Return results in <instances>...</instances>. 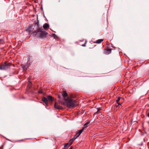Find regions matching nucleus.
Here are the masks:
<instances>
[{"mask_svg": "<svg viewBox=\"0 0 149 149\" xmlns=\"http://www.w3.org/2000/svg\"><path fill=\"white\" fill-rule=\"evenodd\" d=\"M74 140L75 139H74V138L73 137L72 139H71L69 141L68 143L69 144V146H70L72 144V143L74 141Z\"/></svg>", "mask_w": 149, "mask_h": 149, "instance_id": "obj_9", "label": "nucleus"}, {"mask_svg": "<svg viewBox=\"0 0 149 149\" xmlns=\"http://www.w3.org/2000/svg\"><path fill=\"white\" fill-rule=\"evenodd\" d=\"M105 51L106 54H109L111 52V49H107Z\"/></svg>", "mask_w": 149, "mask_h": 149, "instance_id": "obj_11", "label": "nucleus"}, {"mask_svg": "<svg viewBox=\"0 0 149 149\" xmlns=\"http://www.w3.org/2000/svg\"><path fill=\"white\" fill-rule=\"evenodd\" d=\"M102 109V108L101 107H99L97 109V113H98V112L100 110H101Z\"/></svg>", "mask_w": 149, "mask_h": 149, "instance_id": "obj_17", "label": "nucleus"}, {"mask_svg": "<svg viewBox=\"0 0 149 149\" xmlns=\"http://www.w3.org/2000/svg\"><path fill=\"white\" fill-rule=\"evenodd\" d=\"M29 85H31V83L30 82H29Z\"/></svg>", "mask_w": 149, "mask_h": 149, "instance_id": "obj_20", "label": "nucleus"}, {"mask_svg": "<svg viewBox=\"0 0 149 149\" xmlns=\"http://www.w3.org/2000/svg\"><path fill=\"white\" fill-rule=\"evenodd\" d=\"M103 39H100L97 40L96 42L97 43H101L103 41Z\"/></svg>", "mask_w": 149, "mask_h": 149, "instance_id": "obj_13", "label": "nucleus"}, {"mask_svg": "<svg viewBox=\"0 0 149 149\" xmlns=\"http://www.w3.org/2000/svg\"><path fill=\"white\" fill-rule=\"evenodd\" d=\"M148 116L149 117V113H148Z\"/></svg>", "mask_w": 149, "mask_h": 149, "instance_id": "obj_22", "label": "nucleus"}, {"mask_svg": "<svg viewBox=\"0 0 149 149\" xmlns=\"http://www.w3.org/2000/svg\"><path fill=\"white\" fill-rule=\"evenodd\" d=\"M12 64L9 63L5 62L0 66V69L1 70H5L8 68Z\"/></svg>", "mask_w": 149, "mask_h": 149, "instance_id": "obj_3", "label": "nucleus"}, {"mask_svg": "<svg viewBox=\"0 0 149 149\" xmlns=\"http://www.w3.org/2000/svg\"><path fill=\"white\" fill-rule=\"evenodd\" d=\"M63 97V100H59V102L61 104L66 106L69 107H73L74 106L75 101L72 98L71 95L68 96L67 93L66 91H63L62 93Z\"/></svg>", "mask_w": 149, "mask_h": 149, "instance_id": "obj_1", "label": "nucleus"}, {"mask_svg": "<svg viewBox=\"0 0 149 149\" xmlns=\"http://www.w3.org/2000/svg\"><path fill=\"white\" fill-rule=\"evenodd\" d=\"M90 123V122H88L85 124L84 125V127L82 128H84V130L88 127V125Z\"/></svg>", "mask_w": 149, "mask_h": 149, "instance_id": "obj_8", "label": "nucleus"}, {"mask_svg": "<svg viewBox=\"0 0 149 149\" xmlns=\"http://www.w3.org/2000/svg\"><path fill=\"white\" fill-rule=\"evenodd\" d=\"M47 101L50 102H52L53 100V98L50 95H48L47 97Z\"/></svg>", "mask_w": 149, "mask_h": 149, "instance_id": "obj_7", "label": "nucleus"}, {"mask_svg": "<svg viewBox=\"0 0 149 149\" xmlns=\"http://www.w3.org/2000/svg\"><path fill=\"white\" fill-rule=\"evenodd\" d=\"M79 135V134L77 133L74 136V139H75L76 138L78 137Z\"/></svg>", "mask_w": 149, "mask_h": 149, "instance_id": "obj_15", "label": "nucleus"}, {"mask_svg": "<svg viewBox=\"0 0 149 149\" xmlns=\"http://www.w3.org/2000/svg\"><path fill=\"white\" fill-rule=\"evenodd\" d=\"M120 97H118L117 100H116V102L118 104V105H116V106L117 107V106H119V105H120L122 103H119L118 102L119 101H120Z\"/></svg>", "mask_w": 149, "mask_h": 149, "instance_id": "obj_10", "label": "nucleus"}, {"mask_svg": "<svg viewBox=\"0 0 149 149\" xmlns=\"http://www.w3.org/2000/svg\"><path fill=\"white\" fill-rule=\"evenodd\" d=\"M72 149V147H71L70 148H69V149Z\"/></svg>", "mask_w": 149, "mask_h": 149, "instance_id": "obj_21", "label": "nucleus"}, {"mask_svg": "<svg viewBox=\"0 0 149 149\" xmlns=\"http://www.w3.org/2000/svg\"><path fill=\"white\" fill-rule=\"evenodd\" d=\"M21 66H22L23 70H24L26 71L27 70V68H28L29 65L28 64H26L24 65H22Z\"/></svg>", "mask_w": 149, "mask_h": 149, "instance_id": "obj_5", "label": "nucleus"}, {"mask_svg": "<svg viewBox=\"0 0 149 149\" xmlns=\"http://www.w3.org/2000/svg\"><path fill=\"white\" fill-rule=\"evenodd\" d=\"M54 107L55 108L58 109H63V107H62L59 106L58 103L56 102L54 104Z\"/></svg>", "mask_w": 149, "mask_h": 149, "instance_id": "obj_4", "label": "nucleus"}, {"mask_svg": "<svg viewBox=\"0 0 149 149\" xmlns=\"http://www.w3.org/2000/svg\"><path fill=\"white\" fill-rule=\"evenodd\" d=\"M0 42H0V43H3V40H0Z\"/></svg>", "mask_w": 149, "mask_h": 149, "instance_id": "obj_19", "label": "nucleus"}, {"mask_svg": "<svg viewBox=\"0 0 149 149\" xmlns=\"http://www.w3.org/2000/svg\"><path fill=\"white\" fill-rule=\"evenodd\" d=\"M42 101L45 103V104L48 106V101L47 98L45 97H43L42 99Z\"/></svg>", "mask_w": 149, "mask_h": 149, "instance_id": "obj_6", "label": "nucleus"}, {"mask_svg": "<svg viewBox=\"0 0 149 149\" xmlns=\"http://www.w3.org/2000/svg\"><path fill=\"white\" fill-rule=\"evenodd\" d=\"M86 42H87V41L85 40V43L84 44H82L81 45V46H83V47H85V46H86Z\"/></svg>", "mask_w": 149, "mask_h": 149, "instance_id": "obj_16", "label": "nucleus"}, {"mask_svg": "<svg viewBox=\"0 0 149 149\" xmlns=\"http://www.w3.org/2000/svg\"><path fill=\"white\" fill-rule=\"evenodd\" d=\"M49 27V25L47 23L44 24L43 25V27L44 29H46Z\"/></svg>", "mask_w": 149, "mask_h": 149, "instance_id": "obj_12", "label": "nucleus"}, {"mask_svg": "<svg viewBox=\"0 0 149 149\" xmlns=\"http://www.w3.org/2000/svg\"><path fill=\"white\" fill-rule=\"evenodd\" d=\"M38 93H42V90H40L39 91Z\"/></svg>", "mask_w": 149, "mask_h": 149, "instance_id": "obj_18", "label": "nucleus"}, {"mask_svg": "<svg viewBox=\"0 0 149 149\" xmlns=\"http://www.w3.org/2000/svg\"><path fill=\"white\" fill-rule=\"evenodd\" d=\"M84 130V128H82L80 130L79 132H77L79 134V135H80V134Z\"/></svg>", "mask_w": 149, "mask_h": 149, "instance_id": "obj_14", "label": "nucleus"}, {"mask_svg": "<svg viewBox=\"0 0 149 149\" xmlns=\"http://www.w3.org/2000/svg\"><path fill=\"white\" fill-rule=\"evenodd\" d=\"M47 34V33L46 32L43 31L42 29L40 28L38 29L37 31L34 34L36 37L40 38H46Z\"/></svg>", "mask_w": 149, "mask_h": 149, "instance_id": "obj_2", "label": "nucleus"}]
</instances>
